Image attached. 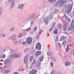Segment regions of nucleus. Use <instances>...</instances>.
Listing matches in <instances>:
<instances>
[{
	"label": "nucleus",
	"instance_id": "obj_54",
	"mask_svg": "<svg viewBox=\"0 0 74 74\" xmlns=\"http://www.w3.org/2000/svg\"><path fill=\"white\" fill-rule=\"evenodd\" d=\"M1 62H3V61H4V60H3V59H1L0 60Z\"/></svg>",
	"mask_w": 74,
	"mask_h": 74
},
{
	"label": "nucleus",
	"instance_id": "obj_48",
	"mask_svg": "<svg viewBox=\"0 0 74 74\" xmlns=\"http://www.w3.org/2000/svg\"><path fill=\"white\" fill-rule=\"evenodd\" d=\"M38 36H37L36 37V39H38Z\"/></svg>",
	"mask_w": 74,
	"mask_h": 74
},
{
	"label": "nucleus",
	"instance_id": "obj_24",
	"mask_svg": "<svg viewBox=\"0 0 74 74\" xmlns=\"http://www.w3.org/2000/svg\"><path fill=\"white\" fill-rule=\"evenodd\" d=\"M2 13V7L0 6V15H1Z\"/></svg>",
	"mask_w": 74,
	"mask_h": 74
},
{
	"label": "nucleus",
	"instance_id": "obj_20",
	"mask_svg": "<svg viewBox=\"0 0 74 74\" xmlns=\"http://www.w3.org/2000/svg\"><path fill=\"white\" fill-rule=\"evenodd\" d=\"M70 64V62H65V66H69Z\"/></svg>",
	"mask_w": 74,
	"mask_h": 74
},
{
	"label": "nucleus",
	"instance_id": "obj_47",
	"mask_svg": "<svg viewBox=\"0 0 74 74\" xmlns=\"http://www.w3.org/2000/svg\"><path fill=\"white\" fill-rule=\"evenodd\" d=\"M56 41H58V37H57L56 38Z\"/></svg>",
	"mask_w": 74,
	"mask_h": 74
},
{
	"label": "nucleus",
	"instance_id": "obj_6",
	"mask_svg": "<svg viewBox=\"0 0 74 74\" xmlns=\"http://www.w3.org/2000/svg\"><path fill=\"white\" fill-rule=\"evenodd\" d=\"M26 41L27 44H31L32 43V38L31 37L28 38L27 39Z\"/></svg>",
	"mask_w": 74,
	"mask_h": 74
},
{
	"label": "nucleus",
	"instance_id": "obj_26",
	"mask_svg": "<svg viewBox=\"0 0 74 74\" xmlns=\"http://www.w3.org/2000/svg\"><path fill=\"white\" fill-rule=\"evenodd\" d=\"M29 50V48L25 49L24 50V52H25V53H26V52H27V51H28Z\"/></svg>",
	"mask_w": 74,
	"mask_h": 74
},
{
	"label": "nucleus",
	"instance_id": "obj_38",
	"mask_svg": "<svg viewBox=\"0 0 74 74\" xmlns=\"http://www.w3.org/2000/svg\"><path fill=\"white\" fill-rule=\"evenodd\" d=\"M1 36L4 37H5V35L4 34H2L1 35Z\"/></svg>",
	"mask_w": 74,
	"mask_h": 74
},
{
	"label": "nucleus",
	"instance_id": "obj_10",
	"mask_svg": "<svg viewBox=\"0 0 74 74\" xmlns=\"http://www.w3.org/2000/svg\"><path fill=\"white\" fill-rule=\"evenodd\" d=\"M5 64H7V63H12V60L11 59H8L5 60L4 62Z\"/></svg>",
	"mask_w": 74,
	"mask_h": 74
},
{
	"label": "nucleus",
	"instance_id": "obj_19",
	"mask_svg": "<svg viewBox=\"0 0 74 74\" xmlns=\"http://www.w3.org/2000/svg\"><path fill=\"white\" fill-rule=\"evenodd\" d=\"M47 18L48 19H52L53 18V15L52 14H50L49 15V16H47Z\"/></svg>",
	"mask_w": 74,
	"mask_h": 74
},
{
	"label": "nucleus",
	"instance_id": "obj_51",
	"mask_svg": "<svg viewBox=\"0 0 74 74\" xmlns=\"http://www.w3.org/2000/svg\"><path fill=\"white\" fill-rule=\"evenodd\" d=\"M61 1H64V4L65 2H66V1H64V0H61Z\"/></svg>",
	"mask_w": 74,
	"mask_h": 74
},
{
	"label": "nucleus",
	"instance_id": "obj_8",
	"mask_svg": "<svg viewBox=\"0 0 74 74\" xmlns=\"http://www.w3.org/2000/svg\"><path fill=\"white\" fill-rule=\"evenodd\" d=\"M27 54H26L24 59V62L25 64L26 65L27 64V63L28 62V61H27V60H28V58L27 57Z\"/></svg>",
	"mask_w": 74,
	"mask_h": 74
},
{
	"label": "nucleus",
	"instance_id": "obj_30",
	"mask_svg": "<svg viewBox=\"0 0 74 74\" xmlns=\"http://www.w3.org/2000/svg\"><path fill=\"white\" fill-rule=\"evenodd\" d=\"M37 27H35L34 28L33 30L34 32H36V31L37 30Z\"/></svg>",
	"mask_w": 74,
	"mask_h": 74
},
{
	"label": "nucleus",
	"instance_id": "obj_15",
	"mask_svg": "<svg viewBox=\"0 0 74 74\" xmlns=\"http://www.w3.org/2000/svg\"><path fill=\"white\" fill-rule=\"evenodd\" d=\"M64 15L65 19H66L67 21H68V22H70L71 21L70 19V18H69V17H68V16H67L66 14H64Z\"/></svg>",
	"mask_w": 74,
	"mask_h": 74
},
{
	"label": "nucleus",
	"instance_id": "obj_14",
	"mask_svg": "<svg viewBox=\"0 0 74 74\" xmlns=\"http://www.w3.org/2000/svg\"><path fill=\"white\" fill-rule=\"evenodd\" d=\"M49 58L52 62H56V59L53 56H51Z\"/></svg>",
	"mask_w": 74,
	"mask_h": 74
},
{
	"label": "nucleus",
	"instance_id": "obj_57",
	"mask_svg": "<svg viewBox=\"0 0 74 74\" xmlns=\"http://www.w3.org/2000/svg\"><path fill=\"white\" fill-rule=\"evenodd\" d=\"M47 73H45L44 74H47Z\"/></svg>",
	"mask_w": 74,
	"mask_h": 74
},
{
	"label": "nucleus",
	"instance_id": "obj_23",
	"mask_svg": "<svg viewBox=\"0 0 74 74\" xmlns=\"http://www.w3.org/2000/svg\"><path fill=\"white\" fill-rule=\"evenodd\" d=\"M67 44V42H66V40H65L62 42V45L64 46H66V45Z\"/></svg>",
	"mask_w": 74,
	"mask_h": 74
},
{
	"label": "nucleus",
	"instance_id": "obj_28",
	"mask_svg": "<svg viewBox=\"0 0 74 74\" xmlns=\"http://www.w3.org/2000/svg\"><path fill=\"white\" fill-rule=\"evenodd\" d=\"M33 59V56H31V57H30L29 60L30 62L32 61Z\"/></svg>",
	"mask_w": 74,
	"mask_h": 74
},
{
	"label": "nucleus",
	"instance_id": "obj_44",
	"mask_svg": "<svg viewBox=\"0 0 74 74\" xmlns=\"http://www.w3.org/2000/svg\"><path fill=\"white\" fill-rule=\"evenodd\" d=\"M52 30V28H50L49 30V32H51Z\"/></svg>",
	"mask_w": 74,
	"mask_h": 74
},
{
	"label": "nucleus",
	"instance_id": "obj_46",
	"mask_svg": "<svg viewBox=\"0 0 74 74\" xmlns=\"http://www.w3.org/2000/svg\"><path fill=\"white\" fill-rule=\"evenodd\" d=\"M55 24H56V23L55 22H54L53 23L52 25L53 26H54L55 25Z\"/></svg>",
	"mask_w": 74,
	"mask_h": 74
},
{
	"label": "nucleus",
	"instance_id": "obj_41",
	"mask_svg": "<svg viewBox=\"0 0 74 74\" xmlns=\"http://www.w3.org/2000/svg\"><path fill=\"white\" fill-rule=\"evenodd\" d=\"M26 44V42H22V44L23 45H25Z\"/></svg>",
	"mask_w": 74,
	"mask_h": 74
},
{
	"label": "nucleus",
	"instance_id": "obj_27",
	"mask_svg": "<svg viewBox=\"0 0 74 74\" xmlns=\"http://www.w3.org/2000/svg\"><path fill=\"white\" fill-rule=\"evenodd\" d=\"M47 55L48 56H51L52 55V53L50 52H47Z\"/></svg>",
	"mask_w": 74,
	"mask_h": 74
},
{
	"label": "nucleus",
	"instance_id": "obj_52",
	"mask_svg": "<svg viewBox=\"0 0 74 74\" xmlns=\"http://www.w3.org/2000/svg\"><path fill=\"white\" fill-rule=\"evenodd\" d=\"M69 47H72V45L70 44L69 45Z\"/></svg>",
	"mask_w": 74,
	"mask_h": 74
},
{
	"label": "nucleus",
	"instance_id": "obj_18",
	"mask_svg": "<svg viewBox=\"0 0 74 74\" xmlns=\"http://www.w3.org/2000/svg\"><path fill=\"white\" fill-rule=\"evenodd\" d=\"M40 63L39 61H37L36 63V66L37 67H38L40 66Z\"/></svg>",
	"mask_w": 74,
	"mask_h": 74
},
{
	"label": "nucleus",
	"instance_id": "obj_22",
	"mask_svg": "<svg viewBox=\"0 0 74 74\" xmlns=\"http://www.w3.org/2000/svg\"><path fill=\"white\" fill-rule=\"evenodd\" d=\"M15 30V27H13L12 28H10V32H12Z\"/></svg>",
	"mask_w": 74,
	"mask_h": 74
},
{
	"label": "nucleus",
	"instance_id": "obj_55",
	"mask_svg": "<svg viewBox=\"0 0 74 74\" xmlns=\"http://www.w3.org/2000/svg\"><path fill=\"white\" fill-rule=\"evenodd\" d=\"M26 29H23V32H25L26 31Z\"/></svg>",
	"mask_w": 74,
	"mask_h": 74
},
{
	"label": "nucleus",
	"instance_id": "obj_17",
	"mask_svg": "<svg viewBox=\"0 0 74 74\" xmlns=\"http://www.w3.org/2000/svg\"><path fill=\"white\" fill-rule=\"evenodd\" d=\"M41 52L40 51H37L35 53V56H38V55H40V54H41Z\"/></svg>",
	"mask_w": 74,
	"mask_h": 74
},
{
	"label": "nucleus",
	"instance_id": "obj_34",
	"mask_svg": "<svg viewBox=\"0 0 74 74\" xmlns=\"http://www.w3.org/2000/svg\"><path fill=\"white\" fill-rule=\"evenodd\" d=\"M57 44L58 45V46H59V47H60V48H62V45H61V44H60V43L59 42H58Z\"/></svg>",
	"mask_w": 74,
	"mask_h": 74
},
{
	"label": "nucleus",
	"instance_id": "obj_43",
	"mask_svg": "<svg viewBox=\"0 0 74 74\" xmlns=\"http://www.w3.org/2000/svg\"><path fill=\"white\" fill-rule=\"evenodd\" d=\"M42 30L40 29V34H41L42 33Z\"/></svg>",
	"mask_w": 74,
	"mask_h": 74
},
{
	"label": "nucleus",
	"instance_id": "obj_40",
	"mask_svg": "<svg viewBox=\"0 0 74 74\" xmlns=\"http://www.w3.org/2000/svg\"><path fill=\"white\" fill-rule=\"evenodd\" d=\"M64 34H66L67 35H69V33H68V32H64Z\"/></svg>",
	"mask_w": 74,
	"mask_h": 74
},
{
	"label": "nucleus",
	"instance_id": "obj_53",
	"mask_svg": "<svg viewBox=\"0 0 74 74\" xmlns=\"http://www.w3.org/2000/svg\"><path fill=\"white\" fill-rule=\"evenodd\" d=\"M14 74H18V72H15L14 73Z\"/></svg>",
	"mask_w": 74,
	"mask_h": 74
},
{
	"label": "nucleus",
	"instance_id": "obj_49",
	"mask_svg": "<svg viewBox=\"0 0 74 74\" xmlns=\"http://www.w3.org/2000/svg\"><path fill=\"white\" fill-rule=\"evenodd\" d=\"M41 58L43 59L44 58V56H41Z\"/></svg>",
	"mask_w": 74,
	"mask_h": 74
},
{
	"label": "nucleus",
	"instance_id": "obj_60",
	"mask_svg": "<svg viewBox=\"0 0 74 74\" xmlns=\"http://www.w3.org/2000/svg\"><path fill=\"white\" fill-rule=\"evenodd\" d=\"M26 67H27V65H26Z\"/></svg>",
	"mask_w": 74,
	"mask_h": 74
},
{
	"label": "nucleus",
	"instance_id": "obj_12",
	"mask_svg": "<svg viewBox=\"0 0 74 74\" xmlns=\"http://www.w3.org/2000/svg\"><path fill=\"white\" fill-rule=\"evenodd\" d=\"M10 71L9 70H2L1 71V72L4 74H7V73H9Z\"/></svg>",
	"mask_w": 74,
	"mask_h": 74
},
{
	"label": "nucleus",
	"instance_id": "obj_35",
	"mask_svg": "<svg viewBox=\"0 0 74 74\" xmlns=\"http://www.w3.org/2000/svg\"><path fill=\"white\" fill-rule=\"evenodd\" d=\"M36 62V59H34V60L33 62H32V65H33L34 63H35V62Z\"/></svg>",
	"mask_w": 74,
	"mask_h": 74
},
{
	"label": "nucleus",
	"instance_id": "obj_21",
	"mask_svg": "<svg viewBox=\"0 0 74 74\" xmlns=\"http://www.w3.org/2000/svg\"><path fill=\"white\" fill-rule=\"evenodd\" d=\"M58 29H55L54 31H53V33L55 34H58Z\"/></svg>",
	"mask_w": 74,
	"mask_h": 74
},
{
	"label": "nucleus",
	"instance_id": "obj_29",
	"mask_svg": "<svg viewBox=\"0 0 74 74\" xmlns=\"http://www.w3.org/2000/svg\"><path fill=\"white\" fill-rule=\"evenodd\" d=\"M69 45H67V48L66 49V52H69Z\"/></svg>",
	"mask_w": 74,
	"mask_h": 74
},
{
	"label": "nucleus",
	"instance_id": "obj_2",
	"mask_svg": "<svg viewBox=\"0 0 74 74\" xmlns=\"http://www.w3.org/2000/svg\"><path fill=\"white\" fill-rule=\"evenodd\" d=\"M64 4V1H61V0H59L56 3L55 5L56 7H58L59 4V6L60 7H62V5H63Z\"/></svg>",
	"mask_w": 74,
	"mask_h": 74
},
{
	"label": "nucleus",
	"instance_id": "obj_58",
	"mask_svg": "<svg viewBox=\"0 0 74 74\" xmlns=\"http://www.w3.org/2000/svg\"><path fill=\"white\" fill-rule=\"evenodd\" d=\"M55 1H57V0H54Z\"/></svg>",
	"mask_w": 74,
	"mask_h": 74
},
{
	"label": "nucleus",
	"instance_id": "obj_45",
	"mask_svg": "<svg viewBox=\"0 0 74 74\" xmlns=\"http://www.w3.org/2000/svg\"><path fill=\"white\" fill-rule=\"evenodd\" d=\"M43 59L42 58H40V59H39V60H40V62H41V61H42V60H43Z\"/></svg>",
	"mask_w": 74,
	"mask_h": 74
},
{
	"label": "nucleus",
	"instance_id": "obj_7",
	"mask_svg": "<svg viewBox=\"0 0 74 74\" xmlns=\"http://www.w3.org/2000/svg\"><path fill=\"white\" fill-rule=\"evenodd\" d=\"M16 35L15 34H13L12 35V36L10 37L9 38V39L12 40L13 41H14L15 40H16Z\"/></svg>",
	"mask_w": 74,
	"mask_h": 74
},
{
	"label": "nucleus",
	"instance_id": "obj_13",
	"mask_svg": "<svg viewBox=\"0 0 74 74\" xmlns=\"http://www.w3.org/2000/svg\"><path fill=\"white\" fill-rule=\"evenodd\" d=\"M66 38L67 37L66 36H62L60 37L59 41H64L65 40H66Z\"/></svg>",
	"mask_w": 74,
	"mask_h": 74
},
{
	"label": "nucleus",
	"instance_id": "obj_63",
	"mask_svg": "<svg viewBox=\"0 0 74 74\" xmlns=\"http://www.w3.org/2000/svg\"><path fill=\"white\" fill-rule=\"evenodd\" d=\"M64 26V25H63V26Z\"/></svg>",
	"mask_w": 74,
	"mask_h": 74
},
{
	"label": "nucleus",
	"instance_id": "obj_16",
	"mask_svg": "<svg viewBox=\"0 0 74 74\" xmlns=\"http://www.w3.org/2000/svg\"><path fill=\"white\" fill-rule=\"evenodd\" d=\"M24 6L23 4H21L18 5V8L19 9H20V10H22Z\"/></svg>",
	"mask_w": 74,
	"mask_h": 74
},
{
	"label": "nucleus",
	"instance_id": "obj_37",
	"mask_svg": "<svg viewBox=\"0 0 74 74\" xmlns=\"http://www.w3.org/2000/svg\"><path fill=\"white\" fill-rule=\"evenodd\" d=\"M30 27H29L28 29H26V31L27 32H29V31H30Z\"/></svg>",
	"mask_w": 74,
	"mask_h": 74
},
{
	"label": "nucleus",
	"instance_id": "obj_62",
	"mask_svg": "<svg viewBox=\"0 0 74 74\" xmlns=\"http://www.w3.org/2000/svg\"><path fill=\"white\" fill-rule=\"evenodd\" d=\"M18 37H19V36H18Z\"/></svg>",
	"mask_w": 74,
	"mask_h": 74
},
{
	"label": "nucleus",
	"instance_id": "obj_61",
	"mask_svg": "<svg viewBox=\"0 0 74 74\" xmlns=\"http://www.w3.org/2000/svg\"><path fill=\"white\" fill-rule=\"evenodd\" d=\"M0 59H1V57L0 56Z\"/></svg>",
	"mask_w": 74,
	"mask_h": 74
},
{
	"label": "nucleus",
	"instance_id": "obj_36",
	"mask_svg": "<svg viewBox=\"0 0 74 74\" xmlns=\"http://www.w3.org/2000/svg\"><path fill=\"white\" fill-rule=\"evenodd\" d=\"M64 31H66L67 30V27H63Z\"/></svg>",
	"mask_w": 74,
	"mask_h": 74
},
{
	"label": "nucleus",
	"instance_id": "obj_5",
	"mask_svg": "<svg viewBox=\"0 0 74 74\" xmlns=\"http://www.w3.org/2000/svg\"><path fill=\"white\" fill-rule=\"evenodd\" d=\"M20 57V56L18 53L14 54L9 56V58H19Z\"/></svg>",
	"mask_w": 74,
	"mask_h": 74
},
{
	"label": "nucleus",
	"instance_id": "obj_3",
	"mask_svg": "<svg viewBox=\"0 0 74 74\" xmlns=\"http://www.w3.org/2000/svg\"><path fill=\"white\" fill-rule=\"evenodd\" d=\"M8 2L10 3H11V5L10 6L9 9L10 10L12 9L14 7L15 5V1L14 0H8Z\"/></svg>",
	"mask_w": 74,
	"mask_h": 74
},
{
	"label": "nucleus",
	"instance_id": "obj_39",
	"mask_svg": "<svg viewBox=\"0 0 74 74\" xmlns=\"http://www.w3.org/2000/svg\"><path fill=\"white\" fill-rule=\"evenodd\" d=\"M34 23V21H32L31 22V25H33Z\"/></svg>",
	"mask_w": 74,
	"mask_h": 74
},
{
	"label": "nucleus",
	"instance_id": "obj_11",
	"mask_svg": "<svg viewBox=\"0 0 74 74\" xmlns=\"http://www.w3.org/2000/svg\"><path fill=\"white\" fill-rule=\"evenodd\" d=\"M48 19L47 17L43 18V22H44L46 25H47L48 23Z\"/></svg>",
	"mask_w": 74,
	"mask_h": 74
},
{
	"label": "nucleus",
	"instance_id": "obj_1",
	"mask_svg": "<svg viewBox=\"0 0 74 74\" xmlns=\"http://www.w3.org/2000/svg\"><path fill=\"white\" fill-rule=\"evenodd\" d=\"M73 3H72L71 4V3H69L67 7L65 9V12L67 14H69L71 12V11L72 10L73 8Z\"/></svg>",
	"mask_w": 74,
	"mask_h": 74
},
{
	"label": "nucleus",
	"instance_id": "obj_56",
	"mask_svg": "<svg viewBox=\"0 0 74 74\" xmlns=\"http://www.w3.org/2000/svg\"><path fill=\"white\" fill-rule=\"evenodd\" d=\"M58 11V10H56L55 11V12H56V11Z\"/></svg>",
	"mask_w": 74,
	"mask_h": 74
},
{
	"label": "nucleus",
	"instance_id": "obj_9",
	"mask_svg": "<svg viewBox=\"0 0 74 74\" xmlns=\"http://www.w3.org/2000/svg\"><path fill=\"white\" fill-rule=\"evenodd\" d=\"M36 49H38V50L41 49V44L39 43L37 44L36 46Z\"/></svg>",
	"mask_w": 74,
	"mask_h": 74
},
{
	"label": "nucleus",
	"instance_id": "obj_25",
	"mask_svg": "<svg viewBox=\"0 0 74 74\" xmlns=\"http://www.w3.org/2000/svg\"><path fill=\"white\" fill-rule=\"evenodd\" d=\"M48 1L49 3H55V2H56L55 0H48Z\"/></svg>",
	"mask_w": 74,
	"mask_h": 74
},
{
	"label": "nucleus",
	"instance_id": "obj_59",
	"mask_svg": "<svg viewBox=\"0 0 74 74\" xmlns=\"http://www.w3.org/2000/svg\"><path fill=\"white\" fill-rule=\"evenodd\" d=\"M0 69H1V66H0Z\"/></svg>",
	"mask_w": 74,
	"mask_h": 74
},
{
	"label": "nucleus",
	"instance_id": "obj_4",
	"mask_svg": "<svg viewBox=\"0 0 74 74\" xmlns=\"http://www.w3.org/2000/svg\"><path fill=\"white\" fill-rule=\"evenodd\" d=\"M74 29V18L73 19L71 23L68 27V30L69 31L73 30Z\"/></svg>",
	"mask_w": 74,
	"mask_h": 74
},
{
	"label": "nucleus",
	"instance_id": "obj_33",
	"mask_svg": "<svg viewBox=\"0 0 74 74\" xmlns=\"http://www.w3.org/2000/svg\"><path fill=\"white\" fill-rule=\"evenodd\" d=\"M5 55L3 54L1 56V58H3V59H4L5 58Z\"/></svg>",
	"mask_w": 74,
	"mask_h": 74
},
{
	"label": "nucleus",
	"instance_id": "obj_32",
	"mask_svg": "<svg viewBox=\"0 0 74 74\" xmlns=\"http://www.w3.org/2000/svg\"><path fill=\"white\" fill-rule=\"evenodd\" d=\"M53 62H51L50 63V64L51 67H53Z\"/></svg>",
	"mask_w": 74,
	"mask_h": 74
},
{
	"label": "nucleus",
	"instance_id": "obj_42",
	"mask_svg": "<svg viewBox=\"0 0 74 74\" xmlns=\"http://www.w3.org/2000/svg\"><path fill=\"white\" fill-rule=\"evenodd\" d=\"M51 74H55V71H53L51 73Z\"/></svg>",
	"mask_w": 74,
	"mask_h": 74
},
{
	"label": "nucleus",
	"instance_id": "obj_50",
	"mask_svg": "<svg viewBox=\"0 0 74 74\" xmlns=\"http://www.w3.org/2000/svg\"><path fill=\"white\" fill-rule=\"evenodd\" d=\"M22 34H19V36L20 37H22Z\"/></svg>",
	"mask_w": 74,
	"mask_h": 74
},
{
	"label": "nucleus",
	"instance_id": "obj_31",
	"mask_svg": "<svg viewBox=\"0 0 74 74\" xmlns=\"http://www.w3.org/2000/svg\"><path fill=\"white\" fill-rule=\"evenodd\" d=\"M62 26V25L60 24H59L57 25V27L59 28H60V27H61Z\"/></svg>",
	"mask_w": 74,
	"mask_h": 74
}]
</instances>
